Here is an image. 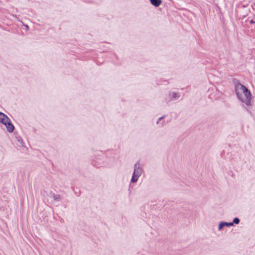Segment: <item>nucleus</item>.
<instances>
[{"instance_id": "obj_1", "label": "nucleus", "mask_w": 255, "mask_h": 255, "mask_svg": "<svg viewBox=\"0 0 255 255\" xmlns=\"http://www.w3.org/2000/svg\"><path fill=\"white\" fill-rule=\"evenodd\" d=\"M233 82L234 84V89L237 98L243 103H244L247 107L243 104L242 107L248 112L251 116L253 115L250 107L252 106V95L250 90L243 84H242L238 79L234 78Z\"/></svg>"}, {"instance_id": "obj_2", "label": "nucleus", "mask_w": 255, "mask_h": 255, "mask_svg": "<svg viewBox=\"0 0 255 255\" xmlns=\"http://www.w3.org/2000/svg\"><path fill=\"white\" fill-rule=\"evenodd\" d=\"M108 154L111 155L109 160H104L107 157L102 151L99 154L94 155L91 160V164L96 168L112 165L115 161L116 154L115 151H111Z\"/></svg>"}, {"instance_id": "obj_3", "label": "nucleus", "mask_w": 255, "mask_h": 255, "mask_svg": "<svg viewBox=\"0 0 255 255\" xmlns=\"http://www.w3.org/2000/svg\"><path fill=\"white\" fill-rule=\"evenodd\" d=\"M143 171V170L140 166L139 162L137 161L133 165V171L130 179V183H136Z\"/></svg>"}, {"instance_id": "obj_4", "label": "nucleus", "mask_w": 255, "mask_h": 255, "mask_svg": "<svg viewBox=\"0 0 255 255\" xmlns=\"http://www.w3.org/2000/svg\"><path fill=\"white\" fill-rule=\"evenodd\" d=\"M168 96L170 98L169 102L172 101H176L178 100V99L180 97L181 94L178 92L169 91L168 92Z\"/></svg>"}, {"instance_id": "obj_5", "label": "nucleus", "mask_w": 255, "mask_h": 255, "mask_svg": "<svg viewBox=\"0 0 255 255\" xmlns=\"http://www.w3.org/2000/svg\"><path fill=\"white\" fill-rule=\"evenodd\" d=\"M3 125L5 126L7 131L9 133H12L13 132L15 127L10 119H8Z\"/></svg>"}, {"instance_id": "obj_6", "label": "nucleus", "mask_w": 255, "mask_h": 255, "mask_svg": "<svg viewBox=\"0 0 255 255\" xmlns=\"http://www.w3.org/2000/svg\"><path fill=\"white\" fill-rule=\"evenodd\" d=\"M232 224L230 222H227L225 221H221L218 225V230L221 231L224 227H232Z\"/></svg>"}, {"instance_id": "obj_7", "label": "nucleus", "mask_w": 255, "mask_h": 255, "mask_svg": "<svg viewBox=\"0 0 255 255\" xmlns=\"http://www.w3.org/2000/svg\"><path fill=\"white\" fill-rule=\"evenodd\" d=\"M9 119L6 115L3 113L0 112V123L4 124L8 119Z\"/></svg>"}, {"instance_id": "obj_8", "label": "nucleus", "mask_w": 255, "mask_h": 255, "mask_svg": "<svg viewBox=\"0 0 255 255\" xmlns=\"http://www.w3.org/2000/svg\"><path fill=\"white\" fill-rule=\"evenodd\" d=\"M150 3L155 7H158L162 3V0H149Z\"/></svg>"}, {"instance_id": "obj_9", "label": "nucleus", "mask_w": 255, "mask_h": 255, "mask_svg": "<svg viewBox=\"0 0 255 255\" xmlns=\"http://www.w3.org/2000/svg\"><path fill=\"white\" fill-rule=\"evenodd\" d=\"M51 197L53 198V200L55 201H60L62 200V197L60 195L55 194L54 193L51 194Z\"/></svg>"}, {"instance_id": "obj_10", "label": "nucleus", "mask_w": 255, "mask_h": 255, "mask_svg": "<svg viewBox=\"0 0 255 255\" xmlns=\"http://www.w3.org/2000/svg\"><path fill=\"white\" fill-rule=\"evenodd\" d=\"M240 220L238 217H235L233 219L232 222H231L232 226L235 225H238L240 223Z\"/></svg>"}, {"instance_id": "obj_11", "label": "nucleus", "mask_w": 255, "mask_h": 255, "mask_svg": "<svg viewBox=\"0 0 255 255\" xmlns=\"http://www.w3.org/2000/svg\"><path fill=\"white\" fill-rule=\"evenodd\" d=\"M17 141L18 142H19L22 146H24V142L23 140L22 139V137L20 136H18L17 137Z\"/></svg>"}, {"instance_id": "obj_12", "label": "nucleus", "mask_w": 255, "mask_h": 255, "mask_svg": "<svg viewBox=\"0 0 255 255\" xmlns=\"http://www.w3.org/2000/svg\"><path fill=\"white\" fill-rule=\"evenodd\" d=\"M111 151H114V150H109L105 153H104L105 155L106 156L107 158H105L104 160H109L110 158V154H108V153Z\"/></svg>"}, {"instance_id": "obj_13", "label": "nucleus", "mask_w": 255, "mask_h": 255, "mask_svg": "<svg viewBox=\"0 0 255 255\" xmlns=\"http://www.w3.org/2000/svg\"><path fill=\"white\" fill-rule=\"evenodd\" d=\"M165 118V116H161L158 119L156 124H158L160 121L162 120Z\"/></svg>"}, {"instance_id": "obj_14", "label": "nucleus", "mask_w": 255, "mask_h": 255, "mask_svg": "<svg viewBox=\"0 0 255 255\" xmlns=\"http://www.w3.org/2000/svg\"><path fill=\"white\" fill-rule=\"evenodd\" d=\"M132 184V183H130L129 184V187H128V191H129V193H130L131 190L133 189V187L131 185Z\"/></svg>"}, {"instance_id": "obj_15", "label": "nucleus", "mask_w": 255, "mask_h": 255, "mask_svg": "<svg viewBox=\"0 0 255 255\" xmlns=\"http://www.w3.org/2000/svg\"><path fill=\"white\" fill-rule=\"evenodd\" d=\"M23 25H24V26L25 27V30L26 31H28L29 29V27L28 25H27V24H23Z\"/></svg>"}, {"instance_id": "obj_16", "label": "nucleus", "mask_w": 255, "mask_h": 255, "mask_svg": "<svg viewBox=\"0 0 255 255\" xmlns=\"http://www.w3.org/2000/svg\"><path fill=\"white\" fill-rule=\"evenodd\" d=\"M113 55H114V57H115L117 61H118L119 60V57H118V56L115 53H113Z\"/></svg>"}, {"instance_id": "obj_17", "label": "nucleus", "mask_w": 255, "mask_h": 255, "mask_svg": "<svg viewBox=\"0 0 255 255\" xmlns=\"http://www.w3.org/2000/svg\"><path fill=\"white\" fill-rule=\"evenodd\" d=\"M250 23H251V24H255V21H254L253 19H251L250 21Z\"/></svg>"}, {"instance_id": "obj_18", "label": "nucleus", "mask_w": 255, "mask_h": 255, "mask_svg": "<svg viewBox=\"0 0 255 255\" xmlns=\"http://www.w3.org/2000/svg\"><path fill=\"white\" fill-rule=\"evenodd\" d=\"M75 194L76 196H79L80 195V192H79V193L77 192H75Z\"/></svg>"}, {"instance_id": "obj_19", "label": "nucleus", "mask_w": 255, "mask_h": 255, "mask_svg": "<svg viewBox=\"0 0 255 255\" xmlns=\"http://www.w3.org/2000/svg\"><path fill=\"white\" fill-rule=\"evenodd\" d=\"M156 83H157V85H160L161 84V83H160V81L159 80H157L156 81Z\"/></svg>"}, {"instance_id": "obj_20", "label": "nucleus", "mask_w": 255, "mask_h": 255, "mask_svg": "<svg viewBox=\"0 0 255 255\" xmlns=\"http://www.w3.org/2000/svg\"><path fill=\"white\" fill-rule=\"evenodd\" d=\"M161 81H163V82H167V81L166 80H163L162 79H161Z\"/></svg>"}, {"instance_id": "obj_21", "label": "nucleus", "mask_w": 255, "mask_h": 255, "mask_svg": "<svg viewBox=\"0 0 255 255\" xmlns=\"http://www.w3.org/2000/svg\"><path fill=\"white\" fill-rule=\"evenodd\" d=\"M165 122L163 121L162 123V125L163 126L164 124H165Z\"/></svg>"}, {"instance_id": "obj_22", "label": "nucleus", "mask_w": 255, "mask_h": 255, "mask_svg": "<svg viewBox=\"0 0 255 255\" xmlns=\"http://www.w3.org/2000/svg\"><path fill=\"white\" fill-rule=\"evenodd\" d=\"M246 6L245 5H243V7H245Z\"/></svg>"}]
</instances>
